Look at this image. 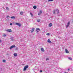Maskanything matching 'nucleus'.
I'll list each match as a JSON object with an SVG mask.
<instances>
[{
    "label": "nucleus",
    "instance_id": "1",
    "mask_svg": "<svg viewBox=\"0 0 73 73\" xmlns=\"http://www.w3.org/2000/svg\"><path fill=\"white\" fill-rule=\"evenodd\" d=\"M27 68H28V65H26L24 67L23 69V71H25L27 70Z\"/></svg>",
    "mask_w": 73,
    "mask_h": 73
},
{
    "label": "nucleus",
    "instance_id": "2",
    "mask_svg": "<svg viewBox=\"0 0 73 73\" xmlns=\"http://www.w3.org/2000/svg\"><path fill=\"white\" fill-rule=\"evenodd\" d=\"M36 33H38L39 31H40V29L39 28H36Z\"/></svg>",
    "mask_w": 73,
    "mask_h": 73
},
{
    "label": "nucleus",
    "instance_id": "3",
    "mask_svg": "<svg viewBox=\"0 0 73 73\" xmlns=\"http://www.w3.org/2000/svg\"><path fill=\"white\" fill-rule=\"evenodd\" d=\"M15 47H16V46H15V45H12L10 47V49L11 50L12 48H15Z\"/></svg>",
    "mask_w": 73,
    "mask_h": 73
},
{
    "label": "nucleus",
    "instance_id": "4",
    "mask_svg": "<svg viewBox=\"0 0 73 73\" xmlns=\"http://www.w3.org/2000/svg\"><path fill=\"white\" fill-rule=\"evenodd\" d=\"M6 31L7 32H9L10 33L12 32V30L11 29H7L6 30Z\"/></svg>",
    "mask_w": 73,
    "mask_h": 73
},
{
    "label": "nucleus",
    "instance_id": "5",
    "mask_svg": "<svg viewBox=\"0 0 73 73\" xmlns=\"http://www.w3.org/2000/svg\"><path fill=\"white\" fill-rule=\"evenodd\" d=\"M35 28L34 27H33L32 28L31 31V33H33V32L34 31H35Z\"/></svg>",
    "mask_w": 73,
    "mask_h": 73
},
{
    "label": "nucleus",
    "instance_id": "6",
    "mask_svg": "<svg viewBox=\"0 0 73 73\" xmlns=\"http://www.w3.org/2000/svg\"><path fill=\"white\" fill-rule=\"evenodd\" d=\"M70 21L68 22L67 23V25L66 26V28H68L69 26L70 25Z\"/></svg>",
    "mask_w": 73,
    "mask_h": 73
},
{
    "label": "nucleus",
    "instance_id": "7",
    "mask_svg": "<svg viewBox=\"0 0 73 73\" xmlns=\"http://www.w3.org/2000/svg\"><path fill=\"white\" fill-rule=\"evenodd\" d=\"M16 24L17 25H18L19 27H20L21 26V24L20 23H16Z\"/></svg>",
    "mask_w": 73,
    "mask_h": 73
},
{
    "label": "nucleus",
    "instance_id": "8",
    "mask_svg": "<svg viewBox=\"0 0 73 73\" xmlns=\"http://www.w3.org/2000/svg\"><path fill=\"white\" fill-rule=\"evenodd\" d=\"M47 42L49 43H52V42H51V41H50V39H48V40Z\"/></svg>",
    "mask_w": 73,
    "mask_h": 73
},
{
    "label": "nucleus",
    "instance_id": "9",
    "mask_svg": "<svg viewBox=\"0 0 73 73\" xmlns=\"http://www.w3.org/2000/svg\"><path fill=\"white\" fill-rule=\"evenodd\" d=\"M41 50L42 52H44V49L43 48H41Z\"/></svg>",
    "mask_w": 73,
    "mask_h": 73
},
{
    "label": "nucleus",
    "instance_id": "10",
    "mask_svg": "<svg viewBox=\"0 0 73 73\" xmlns=\"http://www.w3.org/2000/svg\"><path fill=\"white\" fill-rule=\"evenodd\" d=\"M65 51L66 53H69V51L67 49H65Z\"/></svg>",
    "mask_w": 73,
    "mask_h": 73
},
{
    "label": "nucleus",
    "instance_id": "11",
    "mask_svg": "<svg viewBox=\"0 0 73 73\" xmlns=\"http://www.w3.org/2000/svg\"><path fill=\"white\" fill-rule=\"evenodd\" d=\"M48 25L49 27H50L52 26V23H50Z\"/></svg>",
    "mask_w": 73,
    "mask_h": 73
},
{
    "label": "nucleus",
    "instance_id": "12",
    "mask_svg": "<svg viewBox=\"0 0 73 73\" xmlns=\"http://www.w3.org/2000/svg\"><path fill=\"white\" fill-rule=\"evenodd\" d=\"M11 18L12 19H15V16L11 17Z\"/></svg>",
    "mask_w": 73,
    "mask_h": 73
},
{
    "label": "nucleus",
    "instance_id": "13",
    "mask_svg": "<svg viewBox=\"0 0 73 73\" xmlns=\"http://www.w3.org/2000/svg\"><path fill=\"white\" fill-rule=\"evenodd\" d=\"M56 12H57V13H59V10L58 9H56Z\"/></svg>",
    "mask_w": 73,
    "mask_h": 73
},
{
    "label": "nucleus",
    "instance_id": "14",
    "mask_svg": "<svg viewBox=\"0 0 73 73\" xmlns=\"http://www.w3.org/2000/svg\"><path fill=\"white\" fill-rule=\"evenodd\" d=\"M33 8H34V9H36V8H37V6H34L33 7Z\"/></svg>",
    "mask_w": 73,
    "mask_h": 73
},
{
    "label": "nucleus",
    "instance_id": "15",
    "mask_svg": "<svg viewBox=\"0 0 73 73\" xmlns=\"http://www.w3.org/2000/svg\"><path fill=\"white\" fill-rule=\"evenodd\" d=\"M20 15H23V12L22 11H21L20 12Z\"/></svg>",
    "mask_w": 73,
    "mask_h": 73
},
{
    "label": "nucleus",
    "instance_id": "16",
    "mask_svg": "<svg viewBox=\"0 0 73 73\" xmlns=\"http://www.w3.org/2000/svg\"><path fill=\"white\" fill-rule=\"evenodd\" d=\"M37 22H38V23H40V19L37 20Z\"/></svg>",
    "mask_w": 73,
    "mask_h": 73
},
{
    "label": "nucleus",
    "instance_id": "17",
    "mask_svg": "<svg viewBox=\"0 0 73 73\" xmlns=\"http://www.w3.org/2000/svg\"><path fill=\"white\" fill-rule=\"evenodd\" d=\"M14 57H16V56H17V54L14 53Z\"/></svg>",
    "mask_w": 73,
    "mask_h": 73
},
{
    "label": "nucleus",
    "instance_id": "18",
    "mask_svg": "<svg viewBox=\"0 0 73 73\" xmlns=\"http://www.w3.org/2000/svg\"><path fill=\"white\" fill-rule=\"evenodd\" d=\"M30 14L31 15V17H33V14L32 13H30Z\"/></svg>",
    "mask_w": 73,
    "mask_h": 73
},
{
    "label": "nucleus",
    "instance_id": "19",
    "mask_svg": "<svg viewBox=\"0 0 73 73\" xmlns=\"http://www.w3.org/2000/svg\"><path fill=\"white\" fill-rule=\"evenodd\" d=\"M68 58L69 59V60H72V58L69 57H68Z\"/></svg>",
    "mask_w": 73,
    "mask_h": 73
},
{
    "label": "nucleus",
    "instance_id": "20",
    "mask_svg": "<svg viewBox=\"0 0 73 73\" xmlns=\"http://www.w3.org/2000/svg\"><path fill=\"white\" fill-rule=\"evenodd\" d=\"M3 62H6V60H3Z\"/></svg>",
    "mask_w": 73,
    "mask_h": 73
},
{
    "label": "nucleus",
    "instance_id": "21",
    "mask_svg": "<svg viewBox=\"0 0 73 73\" xmlns=\"http://www.w3.org/2000/svg\"><path fill=\"white\" fill-rule=\"evenodd\" d=\"M10 39L12 41L13 40V38L12 37H11Z\"/></svg>",
    "mask_w": 73,
    "mask_h": 73
},
{
    "label": "nucleus",
    "instance_id": "22",
    "mask_svg": "<svg viewBox=\"0 0 73 73\" xmlns=\"http://www.w3.org/2000/svg\"><path fill=\"white\" fill-rule=\"evenodd\" d=\"M46 35H47V36H49L50 35V34H49V33H47L46 34Z\"/></svg>",
    "mask_w": 73,
    "mask_h": 73
},
{
    "label": "nucleus",
    "instance_id": "23",
    "mask_svg": "<svg viewBox=\"0 0 73 73\" xmlns=\"http://www.w3.org/2000/svg\"><path fill=\"white\" fill-rule=\"evenodd\" d=\"M39 13H42V11L41 10H40V11H39Z\"/></svg>",
    "mask_w": 73,
    "mask_h": 73
},
{
    "label": "nucleus",
    "instance_id": "24",
    "mask_svg": "<svg viewBox=\"0 0 73 73\" xmlns=\"http://www.w3.org/2000/svg\"><path fill=\"white\" fill-rule=\"evenodd\" d=\"M46 61H47V60H49V58H47L46 59Z\"/></svg>",
    "mask_w": 73,
    "mask_h": 73
},
{
    "label": "nucleus",
    "instance_id": "25",
    "mask_svg": "<svg viewBox=\"0 0 73 73\" xmlns=\"http://www.w3.org/2000/svg\"><path fill=\"white\" fill-rule=\"evenodd\" d=\"M3 36L4 37H6V36H7V35H3Z\"/></svg>",
    "mask_w": 73,
    "mask_h": 73
},
{
    "label": "nucleus",
    "instance_id": "26",
    "mask_svg": "<svg viewBox=\"0 0 73 73\" xmlns=\"http://www.w3.org/2000/svg\"><path fill=\"white\" fill-rule=\"evenodd\" d=\"M38 15H39L40 16V15H41V13H38Z\"/></svg>",
    "mask_w": 73,
    "mask_h": 73
},
{
    "label": "nucleus",
    "instance_id": "27",
    "mask_svg": "<svg viewBox=\"0 0 73 73\" xmlns=\"http://www.w3.org/2000/svg\"><path fill=\"white\" fill-rule=\"evenodd\" d=\"M7 19H8V18H10V17H9V16H7Z\"/></svg>",
    "mask_w": 73,
    "mask_h": 73
},
{
    "label": "nucleus",
    "instance_id": "28",
    "mask_svg": "<svg viewBox=\"0 0 73 73\" xmlns=\"http://www.w3.org/2000/svg\"><path fill=\"white\" fill-rule=\"evenodd\" d=\"M53 0H48V1H52Z\"/></svg>",
    "mask_w": 73,
    "mask_h": 73
},
{
    "label": "nucleus",
    "instance_id": "29",
    "mask_svg": "<svg viewBox=\"0 0 73 73\" xmlns=\"http://www.w3.org/2000/svg\"><path fill=\"white\" fill-rule=\"evenodd\" d=\"M18 47H17L16 48L15 50H18Z\"/></svg>",
    "mask_w": 73,
    "mask_h": 73
},
{
    "label": "nucleus",
    "instance_id": "30",
    "mask_svg": "<svg viewBox=\"0 0 73 73\" xmlns=\"http://www.w3.org/2000/svg\"><path fill=\"white\" fill-rule=\"evenodd\" d=\"M9 9V8L7 7L6 8V9Z\"/></svg>",
    "mask_w": 73,
    "mask_h": 73
},
{
    "label": "nucleus",
    "instance_id": "31",
    "mask_svg": "<svg viewBox=\"0 0 73 73\" xmlns=\"http://www.w3.org/2000/svg\"><path fill=\"white\" fill-rule=\"evenodd\" d=\"M53 13L54 14H55V10H54L53 11Z\"/></svg>",
    "mask_w": 73,
    "mask_h": 73
},
{
    "label": "nucleus",
    "instance_id": "32",
    "mask_svg": "<svg viewBox=\"0 0 73 73\" xmlns=\"http://www.w3.org/2000/svg\"><path fill=\"white\" fill-rule=\"evenodd\" d=\"M10 25H12V24L11 23H10Z\"/></svg>",
    "mask_w": 73,
    "mask_h": 73
},
{
    "label": "nucleus",
    "instance_id": "33",
    "mask_svg": "<svg viewBox=\"0 0 73 73\" xmlns=\"http://www.w3.org/2000/svg\"><path fill=\"white\" fill-rule=\"evenodd\" d=\"M42 70H40V73H41V72H42Z\"/></svg>",
    "mask_w": 73,
    "mask_h": 73
},
{
    "label": "nucleus",
    "instance_id": "34",
    "mask_svg": "<svg viewBox=\"0 0 73 73\" xmlns=\"http://www.w3.org/2000/svg\"><path fill=\"white\" fill-rule=\"evenodd\" d=\"M2 41L0 39V42H1Z\"/></svg>",
    "mask_w": 73,
    "mask_h": 73
},
{
    "label": "nucleus",
    "instance_id": "35",
    "mask_svg": "<svg viewBox=\"0 0 73 73\" xmlns=\"http://www.w3.org/2000/svg\"><path fill=\"white\" fill-rule=\"evenodd\" d=\"M64 73H68V72L66 73V72H64Z\"/></svg>",
    "mask_w": 73,
    "mask_h": 73
},
{
    "label": "nucleus",
    "instance_id": "36",
    "mask_svg": "<svg viewBox=\"0 0 73 73\" xmlns=\"http://www.w3.org/2000/svg\"><path fill=\"white\" fill-rule=\"evenodd\" d=\"M33 70H34V69L33 68Z\"/></svg>",
    "mask_w": 73,
    "mask_h": 73
},
{
    "label": "nucleus",
    "instance_id": "37",
    "mask_svg": "<svg viewBox=\"0 0 73 73\" xmlns=\"http://www.w3.org/2000/svg\"><path fill=\"white\" fill-rule=\"evenodd\" d=\"M1 70H2V68H1Z\"/></svg>",
    "mask_w": 73,
    "mask_h": 73
},
{
    "label": "nucleus",
    "instance_id": "38",
    "mask_svg": "<svg viewBox=\"0 0 73 73\" xmlns=\"http://www.w3.org/2000/svg\"><path fill=\"white\" fill-rule=\"evenodd\" d=\"M68 70H69V69H68Z\"/></svg>",
    "mask_w": 73,
    "mask_h": 73
}]
</instances>
